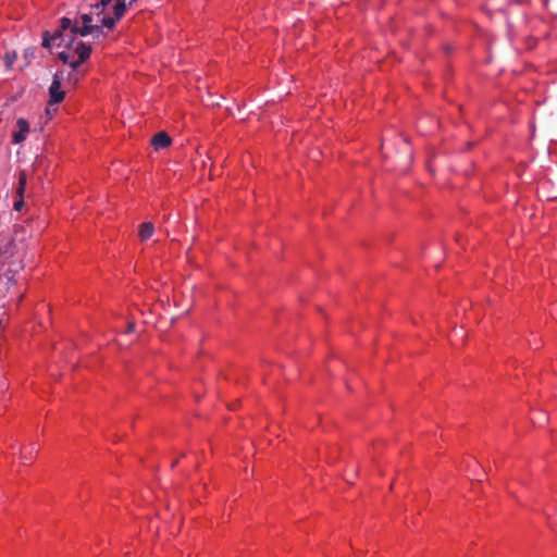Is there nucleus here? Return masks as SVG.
<instances>
[{
  "label": "nucleus",
  "instance_id": "0eeeda50",
  "mask_svg": "<svg viewBox=\"0 0 557 557\" xmlns=\"http://www.w3.org/2000/svg\"><path fill=\"white\" fill-rule=\"evenodd\" d=\"M154 233V226L152 222H144L139 225L138 236L141 242H146L152 237Z\"/></svg>",
  "mask_w": 557,
  "mask_h": 557
},
{
  "label": "nucleus",
  "instance_id": "6e6552de",
  "mask_svg": "<svg viewBox=\"0 0 557 557\" xmlns=\"http://www.w3.org/2000/svg\"><path fill=\"white\" fill-rule=\"evenodd\" d=\"M79 22L82 23V25H85L90 28H95V30H97V38L104 34L103 30L101 29V26L98 23L94 24V17L91 14H87V13L82 14L79 17Z\"/></svg>",
  "mask_w": 557,
  "mask_h": 557
},
{
  "label": "nucleus",
  "instance_id": "ddd939ff",
  "mask_svg": "<svg viewBox=\"0 0 557 557\" xmlns=\"http://www.w3.org/2000/svg\"><path fill=\"white\" fill-rule=\"evenodd\" d=\"M112 1L113 0H99L98 3L92 5L95 13L99 16Z\"/></svg>",
  "mask_w": 557,
  "mask_h": 557
},
{
  "label": "nucleus",
  "instance_id": "6ab92c4d",
  "mask_svg": "<svg viewBox=\"0 0 557 557\" xmlns=\"http://www.w3.org/2000/svg\"><path fill=\"white\" fill-rule=\"evenodd\" d=\"M134 329H135V322H131V323H128V325H127V330H126V332H127V333H131V332H133V331H134Z\"/></svg>",
  "mask_w": 557,
  "mask_h": 557
},
{
  "label": "nucleus",
  "instance_id": "aec40b11",
  "mask_svg": "<svg viewBox=\"0 0 557 557\" xmlns=\"http://www.w3.org/2000/svg\"><path fill=\"white\" fill-rule=\"evenodd\" d=\"M135 1H136V0H129V1H128V4H129V5H132V4H133V2H135Z\"/></svg>",
  "mask_w": 557,
  "mask_h": 557
},
{
  "label": "nucleus",
  "instance_id": "1a4fd4ad",
  "mask_svg": "<svg viewBox=\"0 0 557 557\" xmlns=\"http://www.w3.org/2000/svg\"><path fill=\"white\" fill-rule=\"evenodd\" d=\"M72 28V20L69 17H62L60 20V28L55 30L51 36L53 37V40L61 38L65 32L71 33Z\"/></svg>",
  "mask_w": 557,
  "mask_h": 557
},
{
  "label": "nucleus",
  "instance_id": "a211bd4d",
  "mask_svg": "<svg viewBox=\"0 0 557 557\" xmlns=\"http://www.w3.org/2000/svg\"><path fill=\"white\" fill-rule=\"evenodd\" d=\"M24 206L23 198H20L17 201L14 202V210L20 211Z\"/></svg>",
  "mask_w": 557,
  "mask_h": 557
},
{
  "label": "nucleus",
  "instance_id": "9d476101",
  "mask_svg": "<svg viewBox=\"0 0 557 557\" xmlns=\"http://www.w3.org/2000/svg\"><path fill=\"white\" fill-rule=\"evenodd\" d=\"M26 186V174L25 172H20L18 174V188L16 190V194L20 198H23L24 191Z\"/></svg>",
  "mask_w": 557,
  "mask_h": 557
},
{
  "label": "nucleus",
  "instance_id": "f3484780",
  "mask_svg": "<svg viewBox=\"0 0 557 557\" xmlns=\"http://www.w3.org/2000/svg\"><path fill=\"white\" fill-rule=\"evenodd\" d=\"M84 61H81L79 59H77L76 61H70L69 62V65L71 66V69L73 71L77 70L78 66L83 63Z\"/></svg>",
  "mask_w": 557,
  "mask_h": 557
},
{
  "label": "nucleus",
  "instance_id": "2eb2a0df",
  "mask_svg": "<svg viewBox=\"0 0 557 557\" xmlns=\"http://www.w3.org/2000/svg\"><path fill=\"white\" fill-rule=\"evenodd\" d=\"M53 40V37L49 34L48 30L44 32L42 34V47L49 48L51 46V41Z\"/></svg>",
  "mask_w": 557,
  "mask_h": 557
},
{
  "label": "nucleus",
  "instance_id": "4468645a",
  "mask_svg": "<svg viewBox=\"0 0 557 557\" xmlns=\"http://www.w3.org/2000/svg\"><path fill=\"white\" fill-rule=\"evenodd\" d=\"M16 58H17L16 51L7 52L3 58L4 62H5V66L8 69H11L13 63L15 62Z\"/></svg>",
  "mask_w": 557,
  "mask_h": 557
},
{
  "label": "nucleus",
  "instance_id": "dca6fc26",
  "mask_svg": "<svg viewBox=\"0 0 557 557\" xmlns=\"http://www.w3.org/2000/svg\"><path fill=\"white\" fill-rule=\"evenodd\" d=\"M59 59L63 62V63H67L70 62V59H71V55L67 51H62L59 53Z\"/></svg>",
  "mask_w": 557,
  "mask_h": 557
},
{
  "label": "nucleus",
  "instance_id": "f257e3e1",
  "mask_svg": "<svg viewBox=\"0 0 557 557\" xmlns=\"http://www.w3.org/2000/svg\"><path fill=\"white\" fill-rule=\"evenodd\" d=\"M63 72H57L49 87V106L58 104L63 101L65 92L61 89Z\"/></svg>",
  "mask_w": 557,
  "mask_h": 557
},
{
  "label": "nucleus",
  "instance_id": "412c9836",
  "mask_svg": "<svg viewBox=\"0 0 557 557\" xmlns=\"http://www.w3.org/2000/svg\"><path fill=\"white\" fill-rule=\"evenodd\" d=\"M176 463H177V461H176V460H175V461H173V462H172V467H175V466H176Z\"/></svg>",
  "mask_w": 557,
  "mask_h": 557
},
{
  "label": "nucleus",
  "instance_id": "f03ea898",
  "mask_svg": "<svg viewBox=\"0 0 557 557\" xmlns=\"http://www.w3.org/2000/svg\"><path fill=\"white\" fill-rule=\"evenodd\" d=\"M126 11V0H117L113 7V17H102L98 21V24L101 26V29L103 30V27L108 29H112L116 23L125 13Z\"/></svg>",
  "mask_w": 557,
  "mask_h": 557
},
{
  "label": "nucleus",
  "instance_id": "39448f33",
  "mask_svg": "<svg viewBox=\"0 0 557 557\" xmlns=\"http://www.w3.org/2000/svg\"><path fill=\"white\" fill-rule=\"evenodd\" d=\"M151 145L156 150L166 148L171 145V137L165 132H159L151 138Z\"/></svg>",
  "mask_w": 557,
  "mask_h": 557
},
{
  "label": "nucleus",
  "instance_id": "7ed1b4c3",
  "mask_svg": "<svg viewBox=\"0 0 557 557\" xmlns=\"http://www.w3.org/2000/svg\"><path fill=\"white\" fill-rule=\"evenodd\" d=\"M65 46L69 50H73L81 61H86L91 53V47L89 45L83 41H75L74 38H71Z\"/></svg>",
  "mask_w": 557,
  "mask_h": 557
},
{
  "label": "nucleus",
  "instance_id": "f8f14e48",
  "mask_svg": "<svg viewBox=\"0 0 557 557\" xmlns=\"http://www.w3.org/2000/svg\"><path fill=\"white\" fill-rule=\"evenodd\" d=\"M37 453H38V449L34 445H32L29 447V451L27 454H24V453L21 454L22 462L24 465H27L29 461H32L33 457L37 455Z\"/></svg>",
  "mask_w": 557,
  "mask_h": 557
},
{
  "label": "nucleus",
  "instance_id": "423d86ee",
  "mask_svg": "<svg viewBox=\"0 0 557 557\" xmlns=\"http://www.w3.org/2000/svg\"><path fill=\"white\" fill-rule=\"evenodd\" d=\"M71 35L76 36L79 35L82 37H86L88 35H94L97 37V30L95 28L87 27L85 25L78 26V22H72Z\"/></svg>",
  "mask_w": 557,
  "mask_h": 557
},
{
  "label": "nucleus",
  "instance_id": "20e7f679",
  "mask_svg": "<svg viewBox=\"0 0 557 557\" xmlns=\"http://www.w3.org/2000/svg\"><path fill=\"white\" fill-rule=\"evenodd\" d=\"M16 127L18 131L13 133L12 139L14 144H20L26 139V134L29 132V124L25 119L20 117L16 121Z\"/></svg>",
  "mask_w": 557,
  "mask_h": 557
},
{
  "label": "nucleus",
  "instance_id": "9b49d317",
  "mask_svg": "<svg viewBox=\"0 0 557 557\" xmlns=\"http://www.w3.org/2000/svg\"><path fill=\"white\" fill-rule=\"evenodd\" d=\"M26 186V174L25 172H20L18 174V188L16 190V194L20 198H23L24 191Z\"/></svg>",
  "mask_w": 557,
  "mask_h": 557
}]
</instances>
